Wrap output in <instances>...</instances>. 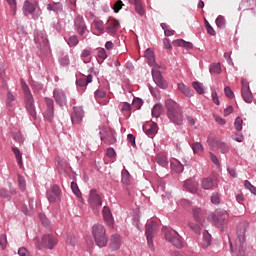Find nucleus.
<instances>
[{"instance_id": "1", "label": "nucleus", "mask_w": 256, "mask_h": 256, "mask_svg": "<svg viewBox=\"0 0 256 256\" xmlns=\"http://www.w3.org/2000/svg\"><path fill=\"white\" fill-rule=\"evenodd\" d=\"M165 106L169 121L174 125H183L185 118L181 106L173 100H167Z\"/></svg>"}, {"instance_id": "2", "label": "nucleus", "mask_w": 256, "mask_h": 256, "mask_svg": "<svg viewBox=\"0 0 256 256\" xmlns=\"http://www.w3.org/2000/svg\"><path fill=\"white\" fill-rule=\"evenodd\" d=\"M92 236L98 247H105L108 243L106 228L103 224H94L92 226Z\"/></svg>"}, {"instance_id": "3", "label": "nucleus", "mask_w": 256, "mask_h": 256, "mask_svg": "<svg viewBox=\"0 0 256 256\" xmlns=\"http://www.w3.org/2000/svg\"><path fill=\"white\" fill-rule=\"evenodd\" d=\"M246 226L245 224H239L238 226V238L235 241V249L237 256H246V240H245Z\"/></svg>"}, {"instance_id": "4", "label": "nucleus", "mask_w": 256, "mask_h": 256, "mask_svg": "<svg viewBox=\"0 0 256 256\" xmlns=\"http://www.w3.org/2000/svg\"><path fill=\"white\" fill-rule=\"evenodd\" d=\"M88 204L92 207V211L95 215L100 214V209L102 207V197L96 189L90 190V197H88Z\"/></svg>"}, {"instance_id": "5", "label": "nucleus", "mask_w": 256, "mask_h": 256, "mask_svg": "<svg viewBox=\"0 0 256 256\" xmlns=\"http://www.w3.org/2000/svg\"><path fill=\"white\" fill-rule=\"evenodd\" d=\"M229 219V214L224 209H218L216 214H213L212 220L214 224L221 228V231H225Z\"/></svg>"}, {"instance_id": "6", "label": "nucleus", "mask_w": 256, "mask_h": 256, "mask_svg": "<svg viewBox=\"0 0 256 256\" xmlns=\"http://www.w3.org/2000/svg\"><path fill=\"white\" fill-rule=\"evenodd\" d=\"M164 235L166 241L170 242L173 246L178 249L183 248V241L177 232L171 230V228H164Z\"/></svg>"}, {"instance_id": "7", "label": "nucleus", "mask_w": 256, "mask_h": 256, "mask_svg": "<svg viewBox=\"0 0 256 256\" xmlns=\"http://www.w3.org/2000/svg\"><path fill=\"white\" fill-rule=\"evenodd\" d=\"M100 135V140L107 145H114L116 143V138H115V131L102 127L101 130L99 131Z\"/></svg>"}, {"instance_id": "8", "label": "nucleus", "mask_w": 256, "mask_h": 256, "mask_svg": "<svg viewBox=\"0 0 256 256\" xmlns=\"http://www.w3.org/2000/svg\"><path fill=\"white\" fill-rule=\"evenodd\" d=\"M35 43L37 44L38 49H40L43 53L47 52L50 48L45 32H37Z\"/></svg>"}, {"instance_id": "9", "label": "nucleus", "mask_w": 256, "mask_h": 256, "mask_svg": "<svg viewBox=\"0 0 256 256\" xmlns=\"http://www.w3.org/2000/svg\"><path fill=\"white\" fill-rule=\"evenodd\" d=\"M208 144L210 147L216 149L222 154H226L229 152V147L221 140L213 137H209Z\"/></svg>"}, {"instance_id": "10", "label": "nucleus", "mask_w": 256, "mask_h": 256, "mask_svg": "<svg viewBox=\"0 0 256 256\" xmlns=\"http://www.w3.org/2000/svg\"><path fill=\"white\" fill-rule=\"evenodd\" d=\"M57 245V239L52 235H44L40 245H37L38 249L46 248L53 250Z\"/></svg>"}, {"instance_id": "11", "label": "nucleus", "mask_w": 256, "mask_h": 256, "mask_svg": "<svg viewBox=\"0 0 256 256\" xmlns=\"http://www.w3.org/2000/svg\"><path fill=\"white\" fill-rule=\"evenodd\" d=\"M157 231V224L156 222H150L149 224H146V238L149 246L153 245V238Z\"/></svg>"}, {"instance_id": "12", "label": "nucleus", "mask_w": 256, "mask_h": 256, "mask_svg": "<svg viewBox=\"0 0 256 256\" xmlns=\"http://www.w3.org/2000/svg\"><path fill=\"white\" fill-rule=\"evenodd\" d=\"M73 113L71 115L73 125H79L83 121L84 110L81 106H74Z\"/></svg>"}, {"instance_id": "13", "label": "nucleus", "mask_w": 256, "mask_h": 256, "mask_svg": "<svg viewBox=\"0 0 256 256\" xmlns=\"http://www.w3.org/2000/svg\"><path fill=\"white\" fill-rule=\"evenodd\" d=\"M152 77H153V81L155 82V84L157 86H159L162 89L168 88V83L164 79V77H163V75L161 74L160 71L153 69L152 70Z\"/></svg>"}, {"instance_id": "14", "label": "nucleus", "mask_w": 256, "mask_h": 256, "mask_svg": "<svg viewBox=\"0 0 256 256\" xmlns=\"http://www.w3.org/2000/svg\"><path fill=\"white\" fill-rule=\"evenodd\" d=\"M25 107L32 119H37V114L34 106V99L32 95L25 97Z\"/></svg>"}, {"instance_id": "15", "label": "nucleus", "mask_w": 256, "mask_h": 256, "mask_svg": "<svg viewBox=\"0 0 256 256\" xmlns=\"http://www.w3.org/2000/svg\"><path fill=\"white\" fill-rule=\"evenodd\" d=\"M241 83H242V97L247 103H251L253 101V95L250 91L249 85L245 80H242Z\"/></svg>"}, {"instance_id": "16", "label": "nucleus", "mask_w": 256, "mask_h": 256, "mask_svg": "<svg viewBox=\"0 0 256 256\" xmlns=\"http://www.w3.org/2000/svg\"><path fill=\"white\" fill-rule=\"evenodd\" d=\"M106 30L109 34H115L120 28V22L117 19H109L106 23Z\"/></svg>"}, {"instance_id": "17", "label": "nucleus", "mask_w": 256, "mask_h": 256, "mask_svg": "<svg viewBox=\"0 0 256 256\" xmlns=\"http://www.w3.org/2000/svg\"><path fill=\"white\" fill-rule=\"evenodd\" d=\"M54 98L57 104L60 106H64L67 104V96L61 89H55L54 90Z\"/></svg>"}, {"instance_id": "18", "label": "nucleus", "mask_w": 256, "mask_h": 256, "mask_svg": "<svg viewBox=\"0 0 256 256\" xmlns=\"http://www.w3.org/2000/svg\"><path fill=\"white\" fill-rule=\"evenodd\" d=\"M199 184L195 179H188L184 182V188L191 194H196L198 191Z\"/></svg>"}, {"instance_id": "19", "label": "nucleus", "mask_w": 256, "mask_h": 256, "mask_svg": "<svg viewBox=\"0 0 256 256\" xmlns=\"http://www.w3.org/2000/svg\"><path fill=\"white\" fill-rule=\"evenodd\" d=\"M102 215L105 223L109 226L112 227L114 225V218L112 216V212L108 206H104L102 208Z\"/></svg>"}, {"instance_id": "20", "label": "nucleus", "mask_w": 256, "mask_h": 256, "mask_svg": "<svg viewBox=\"0 0 256 256\" xmlns=\"http://www.w3.org/2000/svg\"><path fill=\"white\" fill-rule=\"evenodd\" d=\"M201 187L203 190H212L214 187H217V183L209 176L201 180Z\"/></svg>"}, {"instance_id": "21", "label": "nucleus", "mask_w": 256, "mask_h": 256, "mask_svg": "<svg viewBox=\"0 0 256 256\" xmlns=\"http://www.w3.org/2000/svg\"><path fill=\"white\" fill-rule=\"evenodd\" d=\"M143 131L149 137H154L158 133V125L156 123H151L143 126Z\"/></svg>"}, {"instance_id": "22", "label": "nucleus", "mask_w": 256, "mask_h": 256, "mask_svg": "<svg viewBox=\"0 0 256 256\" xmlns=\"http://www.w3.org/2000/svg\"><path fill=\"white\" fill-rule=\"evenodd\" d=\"M192 214H193L194 220L201 225L203 222L204 214H205L204 210L201 209L200 207H194L192 209Z\"/></svg>"}, {"instance_id": "23", "label": "nucleus", "mask_w": 256, "mask_h": 256, "mask_svg": "<svg viewBox=\"0 0 256 256\" xmlns=\"http://www.w3.org/2000/svg\"><path fill=\"white\" fill-rule=\"evenodd\" d=\"M74 25L76 26V30L78 31V33L80 35H84L85 30H86V25H85L83 17H80V16L76 17Z\"/></svg>"}, {"instance_id": "24", "label": "nucleus", "mask_w": 256, "mask_h": 256, "mask_svg": "<svg viewBox=\"0 0 256 256\" xmlns=\"http://www.w3.org/2000/svg\"><path fill=\"white\" fill-rule=\"evenodd\" d=\"M110 247L112 250H118L121 248V237L118 234L112 235L110 239Z\"/></svg>"}, {"instance_id": "25", "label": "nucleus", "mask_w": 256, "mask_h": 256, "mask_svg": "<svg viewBox=\"0 0 256 256\" xmlns=\"http://www.w3.org/2000/svg\"><path fill=\"white\" fill-rule=\"evenodd\" d=\"M36 6L34 3L29 2L28 0H26L24 2L23 5V12L24 14L27 16L28 14H33V12L35 11Z\"/></svg>"}, {"instance_id": "26", "label": "nucleus", "mask_w": 256, "mask_h": 256, "mask_svg": "<svg viewBox=\"0 0 256 256\" xmlns=\"http://www.w3.org/2000/svg\"><path fill=\"white\" fill-rule=\"evenodd\" d=\"M145 58L147 60V63L150 65V66H153L155 65V54L154 52L151 50V49H147L145 51Z\"/></svg>"}, {"instance_id": "27", "label": "nucleus", "mask_w": 256, "mask_h": 256, "mask_svg": "<svg viewBox=\"0 0 256 256\" xmlns=\"http://www.w3.org/2000/svg\"><path fill=\"white\" fill-rule=\"evenodd\" d=\"M94 96H95L96 101L99 104L106 105L108 103V100L101 101V99L106 97V92L101 91V90H97V91H95Z\"/></svg>"}, {"instance_id": "28", "label": "nucleus", "mask_w": 256, "mask_h": 256, "mask_svg": "<svg viewBox=\"0 0 256 256\" xmlns=\"http://www.w3.org/2000/svg\"><path fill=\"white\" fill-rule=\"evenodd\" d=\"M92 81H93L92 75H88L87 77H82V78L76 80V84H77L78 86L85 87V86H87L89 83H91Z\"/></svg>"}, {"instance_id": "29", "label": "nucleus", "mask_w": 256, "mask_h": 256, "mask_svg": "<svg viewBox=\"0 0 256 256\" xmlns=\"http://www.w3.org/2000/svg\"><path fill=\"white\" fill-rule=\"evenodd\" d=\"M178 90H179L182 94L186 95L187 97H191L192 94H193V91L190 90V88L187 87V86H186L185 84H183V83H179V84H178Z\"/></svg>"}, {"instance_id": "30", "label": "nucleus", "mask_w": 256, "mask_h": 256, "mask_svg": "<svg viewBox=\"0 0 256 256\" xmlns=\"http://www.w3.org/2000/svg\"><path fill=\"white\" fill-rule=\"evenodd\" d=\"M210 245H211V235L207 231H205L203 233L202 247L206 249Z\"/></svg>"}, {"instance_id": "31", "label": "nucleus", "mask_w": 256, "mask_h": 256, "mask_svg": "<svg viewBox=\"0 0 256 256\" xmlns=\"http://www.w3.org/2000/svg\"><path fill=\"white\" fill-rule=\"evenodd\" d=\"M162 112H163V106L161 104H156L152 108V117H155L156 119H158V117L161 116Z\"/></svg>"}, {"instance_id": "32", "label": "nucleus", "mask_w": 256, "mask_h": 256, "mask_svg": "<svg viewBox=\"0 0 256 256\" xmlns=\"http://www.w3.org/2000/svg\"><path fill=\"white\" fill-rule=\"evenodd\" d=\"M171 168L174 170L176 173H183L184 167L181 162L174 160V162L171 163Z\"/></svg>"}, {"instance_id": "33", "label": "nucleus", "mask_w": 256, "mask_h": 256, "mask_svg": "<svg viewBox=\"0 0 256 256\" xmlns=\"http://www.w3.org/2000/svg\"><path fill=\"white\" fill-rule=\"evenodd\" d=\"M12 152L14 153L16 160H17V164L18 166L21 168L23 166V161H22V154L19 151L18 148L16 147H12Z\"/></svg>"}, {"instance_id": "34", "label": "nucleus", "mask_w": 256, "mask_h": 256, "mask_svg": "<svg viewBox=\"0 0 256 256\" xmlns=\"http://www.w3.org/2000/svg\"><path fill=\"white\" fill-rule=\"evenodd\" d=\"M66 243L72 247H75L77 245V238L74 234L68 233L66 237Z\"/></svg>"}, {"instance_id": "35", "label": "nucleus", "mask_w": 256, "mask_h": 256, "mask_svg": "<svg viewBox=\"0 0 256 256\" xmlns=\"http://www.w3.org/2000/svg\"><path fill=\"white\" fill-rule=\"evenodd\" d=\"M172 44H173L174 47H185V48H191L192 47L191 43L185 42L182 39L173 41Z\"/></svg>"}, {"instance_id": "36", "label": "nucleus", "mask_w": 256, "mask_h": 256, "mask_svg": "<svg viewBox=\"0 0 256 256\" xmlns=\"http://www.w3.org/2000/svg\"><path fill=\"white\" fill-rule=\"evenodd\" d=\"M157 163L161 167H167L169 165L168 157L162 155L157 156Z\"/></svg>"}, {"instance_id": "37", "label": "nucleus", "mask_w": 256, "mask_h": 256, "mask_svg": "<svg viewBox=\"0 0 256 256\" xmlns=\"http://www.w3.org/2000/svg\"><path fill=\"white\" fill-rule=\"evenodd\" d=\"M188 226L189 228L194 231L196 234H200L201 232V226H203V223L202 224H194V222H188Z\"/></svg>"}, {"instance_id": "38", "label": "nucleus", "mask_w": 256, "mask_h": 256, "mask_svg": "<svg viewBox=\"0 0 256 256\" xmlns=\"http://www.w3.org/2000/svg\"><path fill=\"white\" fill-rule=\"evenodd\" d=\"M91 51L90 50H84L82 51V55H80V57L82 58V61H84V63H90L91 62Z\"/></svg>"}, {"instance_id": "39", "label": "nucleus", "mask_w": 256, "mask_h": 256, "mask_svg": "<svg viewBox=\"0 0 256 256\" xmlns=\"http://www.w3.org/2000/svg\"><path fill=\"white\" fill-rule=\"evenodd\" d=\"M44 117L45 119H47V121H50L51 123L54 119V108H47Z\"/></svg>"}, {"instance_id": "40", "label": "nucleus", "mask_w": 256, "mask_h": 256, "mask_svg": "<svg viewBox=\"0 0 256 256\" xmlns=\"http://www.w3.org/2000/svg\"><path fill=\"white\" fill-rule=\"evenodd\" d=\"M122 183L125 185H128L130 183V173L128 170H123L122 171Z\"/></svg>"}, {"instance_id": "41", "label": "nucleus", "mask_w": 256, "mask_h": 256, "mask_svg": "<svg viewBox=\"0 0 256 256\" xmlns=\"http://www.w3.org/2000/svg\"><path fill=\"white\" fill-rule=\"evenodd\" d=\"M94 28L98 31L99 34L104 33V24H103V22H101L99 20H95L94 21Z\"/></svg>"}, {"instance_id": "42", "label": "nucleus", "mask_w": 256, "mask_h": 256, "mask_svg": "<svg viewBox=\"0 0 256 256\" xmlns=\"http://www.w3.org/2000/svg\"><path fill=\"white\" fill-rule=\"evenodd\" d=\"M192 150H193L194 154H199L203 151V146L201 143L195 142L192 145Z\"/></svg>"}, {"instance_id": "43", "label": "nucleus", "mask_w": 256, "mask_h": 256, "mask_svg": "<svg viewBox=\"0 0 256 256\" xmlns=\"http://www.w3.org/2000/svg\"><path fill=\"white\" fill-rule=\"evenodd\" d=\"M124 3L122 0H117L113 5V11L114 13H119L120 10L123 8Z\"/></svg>"}, {"instance_id": "44", "label": "nucleus", "mask_w": 256, "mask_h": 256, "mask_svg": "<svg viewBox=\"0 0 256 256\" xmlns=\"http://www.w3.org/2000/svg\"><path fill=\"white\" fill-rule=\"evenodd\" d=\"M49 192L51 194H54L55 197H59V198L61 197V194H62L61 189L58 185H53Z\"/></svg>"}, {"instance_id": "45", "label": "nucleus", "mask_w": 256, "mask_h": 256, "mask_svg": "<svg viewBox=\"0 0 256 256\" xmlns=\"http://www.w3.org/2000/svg\"><path fill=\"white\" fill-rule=\"evenodd\" d=\"M135 11L137 14H139L140 16H144L145 15V9L143 7L142 2L135 4Z\"/></svg>"}, {"instance_id": "46", "label": "nucleus", "mask_w": 256, "mask_h": 256, "mask_svg": "<svg viewBox=\"0 0 256 256\" xmlns=\"http://www.w3.org/2000/svg\"><path fill=\"white\" fill-rule=\"evenodd\" d=\"M216 24L219 28H224L226 25L225 17L222 15H219L216 19Z\"/></svg>"}, {"instance_id": "47", "label": "nucleus", "mask_w": 256, "mask_h": 256, "mask_svg": "<svg viewBox=\"0 0 256 256\" xmlns=\"http://www.w3.org/2000/svg\"><path fill=\"white\" fill-rule=\"evenodd\" d=\"M108 57L107 52L104 48H100L97 51V58L101 59L102 61H104L106 58Z\"/></svg>"}, {"instance_id": "48", "label": "nucleus", "mask_w": 256, "mask_h": 256, "mask_svg": "<svg viewBox=\"0 0 256 256\" xmlns=\"http://www.w3.org/2000/svg\"><path fill=\"white\" fill-rule=\"evenodd\" d=\"M210 72L214 74H220L222 72L220 64L217 63V64L211 65Z\"/></svg>"}, {"instance_id": "49", "label": "nucleus", "mask_w": 256, "mask_h": 256, "mask_svg": "<svg viewBox=\"0 0 256 256\" xmlns=\"http://www.w3.org/2000/svg\"><path fill=\"white\" fill-rule=\"evenodd\" d=\"M192 85H193V88L197 91V93H199V94L204 93V88H203V85L201 83L193 82Z\"/></svg>"}, {"instance_id": "50", "label": "nucleus", "mask_w": 256, "mask_h": 256, "mask_svg": "<svg viewBox=\"0 0 256 256\" xmlns=\"http://www.w3.org/2000/svg\"><path fill=\"white\" fill-rule=\"evenodd\" d=\"M244 185L246 189H248L252 194L256 195V187L252 185L249 180H246Z\"/></svg>"}, {"instance_id": "51", "label": "nucleus", "mask_w": 256, "mask_h": 256, "mask_svg": "<svg viewBox=\"0 0 256 256\" xmlns=\"http://www.w3.org/2000/svg\"><path fill=\"white\" fill-rule=\"evenodd\" d=\"M243 120L241 117H237L234 122V127L237 131H242Z\"/></svg>"}, {"instance_id": "52", "label": "nucleus", "mask_w": 256, "mask_h": 256, "mask_svg": "<svg viewBox=\"0 0 256 256\" xmlns=\"http://www.w3.org/2000/svg\"><path fill=\"white\" fill-rule=\"evenodd\" d=\"M18 184H19L20 189L22 191H24L26 188V181H25L24 177L21 175H18Z\"/></svg>"}, {"instance_id": "53", "label": "nucleus", "mask_w": 256, "mask_h": 256, "mask_svg": "<svg viewBox=\"0 0 256 256\" xmlns=\"http://www.w3.org/2000/svg\"><path fill=\"white\" fill-rule=\"evenodd\" d=\"M79 43L77 36H70L68 40V44L70 47H74Z\"/></svg>"}, {"instance_id": "54", "label": "nucleus", "mask_w": 256, "mask_h": 256, "mask_svg": "<svg viewBox=\"0 0 256 256\" xmlns=\"http://www.w3.org/2000/svg\"><path fill=\"white\" fill-rule=\"evenodd\" d=\"M71 189L73 190L74 195H76V197H80L81 191L79 190L78 185H77L76 182H72Z\"/></svg>"}, {"instance_id": "55", "label": "nucleus", "mask_w": 256, "mask_h": 256, "mask_svg": "<svg viewBox=\"0 0 256 256\" xmlns=\"http://www.w3.org/2000/svg\"><path fill=\"white\" fill-rule=\"evenodd\" d=\"M212 204L218 205L220 203L219 194L217 192H213L211 196Z\"/></svg>"}, {"instance_id": "56", "label": "nucleus", "mask_w": 256, "mask_h": 256, "mask_svg": "<svg viewBox=\"0 0 256 256\" xmlns=\"http://www.w3.org/2000/svg\"><path fill=\"white\" fill-rule=\"evenodd\" d=\"M47 198L51 203H55L58 199H60V197H56L54 193H50L49 191L47 193Z\"/></svg>"}, {"instance_id": "57", "label": "nucleus", "mask_w": 256, "mask_h": 256, "mask_svg": "<svg viewBox=\"0 0 256 256\" xmlns=\"http://www.w3.org/2000/svg\"><path fill=\"white\" fill-rule=\"evenodd\" d=\"M22 88L24 90L25 97L32 96L28 86L21 80Z\"/></svg>"}, {"instance_id": "58", "label": "nucleus", "mask_w": 256, "mask_h": 256, "mask_svg": "<svg viewBox=\"0 0 256 256\" xmlns=\"http://www.w3.org/2000/svg\"><path fill=\"white\" fill-rule=\"evenodd\" d=\"M59 62L61 63V65L63 66H67L70 64V60H69V57L68 56H64V57H61Z\"/></svg>"}, {"instance_id": "59", "label": "nucleus", "mask_w": 256, "mask_h": 256, "mask_svg": "<svg viewBox=\"0 0 256 256\" xmlns=\"http://www.w3.org/2000/svg\"><path fill=\"white\" fill-rule=\"evenodd\" d=\"M0 197L10 199V194L6 189L2 188L0 189Z\"/></svg>"}, {"instance_id": "60", "label": "nucleus", "mask_w": 256, "mask_h": 256, "mask_svg": "<svg viewBox=\"0 0 256 256\" xmlns=\"http://www.w3.org/2000/svg\"><path fill=\"white\" fill-rule=\"evenodd\" d=\"M47 109H54V101L50 98H45Z\"/></svg>"}, {"instance_id": "61", "label": "nucleus", "mask_w": 256, "mask_h": 256, "mask_svg": "<svg viewBox=\"0 0 256 256\" xmlns=\"http://www.w3.org/2000/svg\"><path fill=\"white\" fill-rule=\"evenodd\" d=\"M15 100V97L13 96L12 93L8 92L7 94V104L9 106H12V102Z\"/></svg>"}, {"instance_id": "62", "label": "nucleus", "mask_w": 256, "mask_h": 256, "mask_svg": "<svg viewBox=\"0 0 256 256\" xmlns=\"http://www.w3.org/2000/svg\"><path fill=\"white\" fill-rule=\"evenodd\" d=\"M225 94L228 98L232 99L234 97V93L233 91L230 89V87H226L225 88Z\"/></svg>"}, {"instance_id": "63", "label": "nucleus", "mask_w": 256, "mask_h": 256, "mask_svg": "<svg viewBox=\"0 0 256 256\" xmlns=\"http://www.w3.org/2000/svg\"><path fill=\"white\" fill-rule=\"evenodd\" d=\"M18 254L19 256H30V253L25 248H20Z\"/></svg>"}, {"instance_id": "64", "label": "nucleus", "mask_w": 256, "mask_h": 256, "mask_svg": "<svg viewBox=\"0 0 256 256\" xmlns=\"http://www.w3.org/2000/svg\"><path fill=\"white\" fill-rule=\"evenodd\" d=\"M212 98H213V102H214L216 105H219V104H220L219 97H218L216 91H213V92H212Z\"/></svg>"}]
</instances>
